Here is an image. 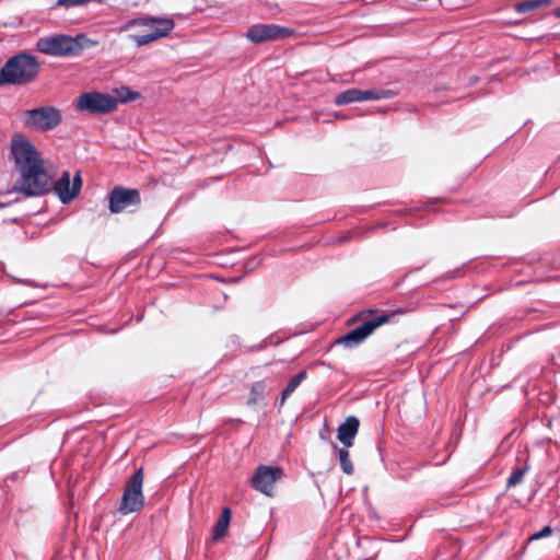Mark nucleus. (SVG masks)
Listing matches in <instances>:
<instances>
[{
  "label": "nucleus",
  "instance_id": "1",
  "mask_svg": "<svg viewBox=\"0 0 560 560\" xmlns=\"http://www.w3.org/2000/svg\"><path fill=\"white\" fill-rule=\"evenodd\" d=\"M39 72L37 59L27 54L20 52L10 57L0 69L3 84L21 85L32 82Z\"/></svg>",
  "mask_w": 560,
  "mask_h": 560
},
{
  "label": "nucleus",
  "instance_id": "2",
  "mask_svg": "<svg viewBox=\"0 0 560 560\" xmlns=\"http://www.w3.org/2000/svg\"><path fill=\"white\" fill-rule=\"evenodd\" d=\"M97 45L96 40L78 34L74 37L69 35H57L44 37L37 42V49L50 56H79L85 48Z\"/></svg>",
  "mask_w": 560,
  "mask_h": 560
},
{
  "label": "nucleus",
  "instance_id": "3",
  "mask_svg": "<svg viewBox=\"0 0 560 560\" xmlns=\"http://www.w3.org/2000/svg\"><path fill=\"white\" fill-rule=\"evenodd\" d=\"M136 26H141L148 31L147 34L129 36V38L137 45V47H141L159 38L167 36L174 28L175 23L173 19L167 18H136L124 23L119 31L127 32Z\"/></svg>",
  "mask_w": 560,
  "mask_h": 560
},
{
  "label": "nucleus",
  "instance_id": "4",
  "mask_svg": "<svg viewBox=\"0 0 560 560\" xmlns=\"http://www.w3.org/2000/svg\"><path fill=\"white\" fill-rule=\"evenodd\" d=\"M51 187V177L44 170V163L40 162L20 172V178L9 192H21L26 197H36L47 194Z\"/></svg>",
  "mask_w": 560,
  "mask_h": 560
},
{
  "label": "nucleus",
  "instance_id": "5",
  "mask_svg": "<svg viewBox=\"0 0 560 560\" xmlns=\"http://www.w3.org/2000/svg\"><path fill=\"white\" fill-rule=\"evenodd\" d=\"M401 313V311H395L364 319L362 324L348 331L336 342L343 345L347 348H354L362 343L370 335H372L376 328L381 327L382 325L392 323L396 316Z\"/></svg>",
  "mask_w": 560,
  "mask_h": 560
},
{
  "label": "nucleus",
  "instance_id": "6",
  "mask_svg": "<svg viewBox=\"0 0 560 560\" xmlns=\"http://www.w3.org/2000/svg\"><path fill=\"white\" fill-rule=\"evenodd\" d=\"M24 127L46 132L55 129L62 120L61 112L54 106H42L22 112Z\"/></svg>",
  "mask_w": 560,
  "mask_h": 560
},
{
  "label": "nucleus",
  "instance_id": "7",
  "mask_svg": "<svg viewBox=\"0 0 560 560\" xmlns=\"http://www.w3.org/2000/svg\"><path fill=\"white\" fill-rule=\"evenodd\" d=\"M143 468L140 467L129 477L127 480L121 502L119 505V512L124 515L138 512L144 505V495L142 492L143 483Z\"/></svg>",
  "mask_w": 560,
  "mask_h": 560
},
{
  "label": "nucleus",
  "instance_id": "8",
  "mask_svg": "<svg viewBox=\"0 0 560 560\" xmlns=\"http://www.w3.org/2000/svg\"><path fill=\"white\" fill-rule=\"evenodd\" d=\"M118 100L109 94L92 91L81 93L75 102V108L92 115H104L116 110Z\"/></svg>",
  "mask_w": 560,
  "mask_h": 560
},
{
  "label": "nucleus",
  "instance_id": "9",
  "mask_svg": "<svg viewBox=\"0 0 560 560\" xmlns=\"http://www.w3.org/2000/svg\"><path fill=\"white\" fill-rule=\"evenodd\" d=\"M108 209L110 213L135 211L141 203L140 192L136 188L115 186L108 197Z\"/></svg>",
  "mask_w": 560,
  "mask_h": 560
},
{
  "label": "nucleus",
  "instance_id": "10",
  "mask_svg": "<svg viewBox=\"0 0 560 560\" xmlns=\"http://www.w3.org/2000/svg\"><path fill=\"white\" fill-rule=\"evenodd\" d=\"M11 152L19 172H22L32 164L43 162L33 143L20 133L12 137Z\"/></svg>",
  "mask_w": 560,
  "mask_h": 560
},
{
  "label": "nucleus",
  "instance_id": "11",
  "mask_svg": "<svg viewBox=\"0 0 560 560\" xmlns=\"http://www.w3.org/2000/svg\"><path fill=\"white\" fill-rule=\"evenodd\" d=\"M283 469L278 466L259 465L252 477L250 483L254 489L268 495H275V485L282 479Z\"/></svg>",
  "mask_w": 560,
  "mask_h": 560
},
{
  "label": "nucleus",
  "instance_id": "12",
  "mask_svg": "<svg viewBox=\"0 0 560 560\" xmlns=\"http://www.w3.org/2000/svg\"><path fill=\"white\" fill-rule=\"evenodd\" d=\"M395 95H397V92L389 89H370L363 91L352 88L340 92L336 96L335 103L337 105H347L353 102L392 98Z\"/></svg>",
  "mask_w": 560,
  "mask_h": 560
},
{
  "label": "nucleus",
  "instance_id": "13",
  "mask_svg": "<svg viewBox=\"0 0 560 560\" xmlns=\"http://www.w3.org/2000/svg\"><path fill=\"white\" fill-rule=\"evenodd\" d=\"M292 31L276 24H255L247 30L246 37L255 44L266 40L287 38L292 35Z\"/></svg>",
  "mask_w": 560,
  "mask_h": 560
},
{
  "label": "nucleus",
  "instance_id": "14",
  "mask_svg": "<svg viewBox=\"0 0 560 560\" xmlns=\"http://www.w3.org/2000/svg\"><path fill=\"white\" fill-rule=\"evenodd\" d=\"M81 187L80 172H77L71 183L70 173L65 171L52 188L62 203H69L78 196Z\"/></svg>",
  "mask_w": 560,
  "mask_h": 560
},
{
  "label": "nucleus",
  "instance_id": "15",
  "mask_svg": "<svg viewBox=\"0 0 560 560\" xmlns=\"http://www.w3.org/2000/svg\"><path fill=\"white\" fill-rule=\"evenodd\" d=\"M359 427V419L355 416H349L346 418L345 422L338 427L337 439L343 446L351 447L353 445L354 438L358 434Z\"/></svg>",
  "mask_w": 560,
  "mask_h": 560
},
{
  "label": "nucleus",
  "instance_id": "16",
  "mask_svg": "<svg viewBox=\"0 0 560 560\" xmlns=\"http://www.w3.org/2000/svg\"><path fill=\"white\" fill-rule=\"evenodd\" d=\"M271 389H272V386L268 384V380H261V381L255 382L250 387V393H249L247 404L256 405Z\"/></svg>",
  "mask_w": 560,
  "mask_h": 560
},
{
  "label": "nucleus",
  "instance_id": "17",
  "mask_svg": "<svg viewBox=\"0 0 560 560\" xmlns=\"http://www.w3.org/2000/svg\"><path fill=\"white\" fill-rule=\"evenodd\" d=\"M231 515V509L223 508L221 515L213 527V540H220L222 537L225 536L230 525Z\"/></svg>",
  "mask_w": 560,
  "mask_h": 560
},
{
  "label": "nucleus",
  "instance_id": "18",
  "mask_svg": "<svg viewBox=\"0 0 560 560\" xmlns=\"http://www.w3.org/2000/svg\"><path fill=\"white\" fill-rule=\"evenodd\" d=\"M306 371H301L296 375L290 378L285 388L281 393V397L279 400V407H282L285 400L291 396V394L299 387V385L306 378Z\"/></svg>",
  "mask_w": 560,
  "mask_h": 560
},
{
  "label": "nucleus",
  "instance_id": "19",
  "mask_svg": "<svg viewBox=\"0 0 560 560\" xmlns=\"http://www.w3.org/2000/svg\"><path fill=\"white\" fill-rule=\"evenodd\" d=\"M348 448L349 447H346V446H342V447L335 446V450L338 453V457H339V462H340V466H341L342 471L346 475L350 476V475H353L354 467H353V464H352V462L350 459V454H349Z\"/></svg>",
  "mask_w": 560,
  "mask_h": 560
},
{
  "label": "nucleus",
  "instance_id": "20",
  "mask_svg": "<svg viewBox=\"0 0 560 560\" xmlns=\"http://www.w3.org/2000/svg\"><path fill=\"white\" fill-rule=\"evenodd\" d=\"M552 0H525L514 5V10L517 13H526L534 11L540 7L548 5Z\"/></svg>",
  "mask_w": 560,
  "mask_h": 560
},
{
  "label": "nucleus",
  "instance_id": "21",
  "mask_svg": "<svg viewBox=\"0 0 560 560\" xmlns=\"http://www.w3.org/2000/svg\"><path fill=\"white\" fill-rule=\"evenodd\" d=\"M527 470H528L527 464H525L522 467L514 468L508 479V483H506L508 488L515 487V486L520 485L523 481V478Z\"/></svg>",
  "mask_w": 560,
  "mask_h": 560
},
{
  "label": "nucleus",
  "instance_id": "22",
  "mask_svg": "<svg viewBox=\"0 0 560 560\" xmlns=\"http://www.w3.org/2000/svg\"><path fill=\"white\" fill-rule=\"evenodd\" d=\"M118 103H126L129 101H135L139 97V93L130 90L129 88H121L116 90Z\"/></svg>",
  "mask_w": 560,
  "mask_h": 560
},
{
  "label": "nucleus",
  "instance_id": "23",
  "mask_svg": "<svg viewBox=\"0 0 560 560\" xmlns=\"http://www.w3.org/2000/svg\"><path fill=\"white\" fill-rule=\"evenodd\" d=\"M553 529L547 525L545 526L541 530L533 534L529 539L530 540H537V539H541V538H545V537H549L551 534H552Z\"/></svg>",
  "mask_w": 560,
  "mask_h": 560
},
{
  "label": "nucleus",
  "instance_id": "24",
  "mask_svg": "<svg viewBox=\"0 0 560 560\" xmlns=\"http://www.w3.org/2000/svg\"><path fill=\"white\" fill-rule=\"evenodd\" d=\"M373 311L372 310H366V311H362L361 313H359L357 316L352 317L350 322H354L357 318H361L363 317L365 314H372Z\"/></svg>",
  "mask_w": 560,
  "mask_h": 560
},
{
  "label": "nucleus",
  "instance_id": "25",
  "mask_svg": "<svg viewBox=\"0 0 560 560\" xmlns=\"http://www.w3.org/2000/svg\"><path fill=\"white\" fill-rule=\"evenodd\" d=\"M18 201V199L14 200V202ZM13 203V201H8V202H0V208H5V207H9Z\"/></svg>",
  "mask_w": 560,
  "mask_h": 560
},
{
  "label": "nucleus",
  "instance_id": "26",
  "mask_svg": "<svg viewBox=\"0 0 560 560\" xmlns=\"http://www.w3.org/2000/svg\"><path fill=\"white\" fill-rule=\"evenodd\" d=\"M349 238H350V235H342L341 237H339V238H338V241H339L340 243H342V242L348 241Z\"/></svg>",
  "mask_w": 560,
  "mask_h": 560
},
{
  "label": "nucleus",
  "instance_id": "27",
  "mask_svg": "<svg viewBox=\"0 0 560 560\" xmlns=\"http://www.w3.org/2000/svg\"><path fill=\"white\" fill-rule=\"evenodd\" d=\"M553 15H555L556 18L560 19V9H556V10L553 11Z\"/></svg>",
  "mask_w": 560,
  "mask_h": 560
}]
</instances>
